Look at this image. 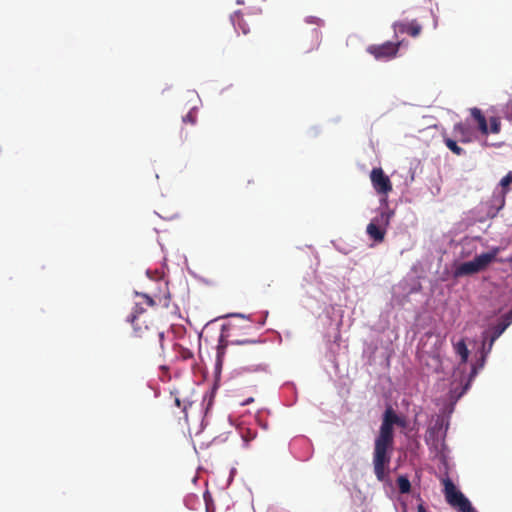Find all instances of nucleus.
I'll return each mask as SVG.
<instances>
[{
	"label": "nucleus",
	"instance_id": "obj_3",
	"mask_svg": "<svg viewBox=\"0 0 512 512\" xmlns=\"http://www.w3.org/2000/svg\"><path fill=\"white\" fill-rule=\"evenodd\" d=\"M498 249L490 252L482 253L476 256L473 260L463 262L456 267L454 271L455 277H462L473 275L485 270L497 257Z\"/></svg>",
	"mask_w": 512,
	"mask_h": 512
},
{
	"label": "nucleus",
	"instance_id": "obj_13",
	"mask_svg": "<svg viewBox=\"0 0 512 512\" xmlns=\"http://www.w3.org/2000/svg\"><path fill=\"white\" fill-rule=\"evenodd\" d=\"M397 486H398L400 493H402V494L409 493L411 490L410 481L404 475H401L397 478Z\"/></svg>",
	"mask_w": 512,
	"mask_h": 512
},
{
	"label": "nucleus",
	"instance_id": "obj_20",
	"mask_svg": "<svg viewBox=\"0 0 512 512\" xmlns=\"http://www.w3.org/2000/svg\"><path fill=\"white\" fill-rule=\"evenodd\" d=\"M442 428V424L438 421L434 427L430 428L429 431H440Z\"/></svg>",
	"mask_w": 512,
	"mask_h": 512
},
{
	"label": "nucleus",
	"instance_id": "obj_16",
	"mask_svg": "<svg viewBox=\"0 0 512 512\" xmlns=\"http://www.w3.org/2000/svg\"><path fill=\"white\" fill-rule=\"evenodd\" d=\"M183 123H190L191 125L196 124L197 112L195 108H192L183 118Z\"/></svg>",
	"mask_w": 512,
	"mask_h": 512
},
{
	"label": "nucleus",
	"instance_id": "obj_6",
	"mask_svg": "<svg viewBox=\"0 0 512 512\" xmlns=\"http://www.w3.org/2000/svg\"><path fill=\"white\" fill-rule=\"evenodd\" d=\"M393 215L392 211L381 212L375 217L366 228L368 236L377 243H381L386 234V227L389 225L390 219Z\"/></svg>",
	"mask_w": 512,
	"mask_h": 512
},
{
	"label": "nucleus",
	"instance_id": "obj_12",
	"mask_svg": "<svg viewBox=\"0 0 512 512\" xmlns=\"http://www.w3.org/2000/svg\"><path fill=\"white\" fill-rule=\"evenodd\" d=\"M456 353L461 357V361L465 363L468 360L469 350L464 340H460L454 346Z\"/></svg>",
	"mask_w": 512,
	"mask_h": 512
},
{
	"label": "nucleus",
	"instance_id": "obj_2",
	"mask_svg": "<svg viewBox=\"0 0 512 512\" xmlns=\"http://www.w3.org/2000/svg\"><path fill=\"white\" fill-rule=\"evenodd\" d=\"M143 313L144 309L136 304L132 314L128 317V321L131 322L133 326V337L143 340L144 344L147 345L161 344L163 333L159 332L154 327L146 325L145 321L141 320L140 315Z\"/></svg>",
	"mask_w": 512,
	"mask_h": 512
},
{
	"label": "nucleus",
	"instance_id": "obj_15",
	"mask_svg": "<svg viewBox=\"0 0 512 512\" xmlns=\"http://www.w3.org/2000/svg\"><path fill=\"white\" fill-rule=\"evenodd\" d=\"M512 183V171H509L506 176H504L500 181V186L502 187L503 197L509 191V185Z\"/></svg>",
	"mask_w": 512,
	"mask_h": 512
},
{
	"label": "nucleus",
	"instance_id": "obj_22",
	"mask_svg": "<svg viewBox=\"0 0 512 512\" xmlns=\"http://www.w3.org/2000/svg\"><path fill=\"white\" fill-rule=\"evenodd\" d=\"M417 512H427L423 504H419L417 507Z\"/></svg>",
	"mask_w": 512,
	"mask_h": 512
},
{
	"label": "nucleus",
	"instance_id": "obj_26",
	"mask_svg": "<svg viewBox=\"0 0 512 512\" xmlns=\"http://www.w3.org/2000/svg\"><path fill=\"white\" fill-rule=\"evenodd\" d=\"M483 146H488V143L486 140L483 142Z\"/></svg>",
	"mask_w": 512,
	"mask_h": 512
},
{
	"label": "nucleus",
	"instance_id": "obj_24",
	"mask_svg": "<svg viewBox=\"0 0 512 512\" xmlns=\"http://www.w3.org/2000/svg\"><path fill=\"white\" fill-rule=\"evenodd\" d=\"M175 404L180 407L181 406V402H180V399L179 398H175Z\"/></svg>",
	"mask_w": 512,
	"mask_h": 512
},
{
	"label": "nucleus",
	"instance_id": "obj_7",
	"mask_svg": "<svg viewBox=\"0 0 512 512\" xmlns=\"http://www.w3.org/2000/svg\"><path fill=\"white\" fill-rule=\"evenodd\" d=\"M400 42L394 43L387 41L381 45H370L367 51L377 60H390L398 53Z\"/></svg>",
	"mask_w": 512,
	"mask_h": 512
},
{
	"label": "nucleus",
	"instance_id": "obj_18",
	"mask_svg": "<svg viewBox=\"0 0 512 512\" xmlns=\"http://www.w3.org/2000/svg\"><path fill=\"white\" fill-rule=\"evenodd\" d=\"M306 22L307 23H311V24H315L317 26H321L323 24V20L320 19L319 17H315V16H309L306 18Z\"/></svg>",
	"mask_w": 512,
	"mask_h": 512
},
{
	"label": "nucleus",
	"instance_id": "obj_1",
	"mask_svg": "<svg viewBox=\"0 0 512 512\" xmlns=\"http://www.w3.org/2000/svg\"><path fill=\"white\" fill-rule=\"evenodd\" d=\"M406 428L405 417L397 415L391 406L387 407L382 418L379 435L375 439L373 452L374 473L378 481L384 482L389 478V464L394 444L393 426Z\"/></svg>",
	"mask_w": 512,
	"mask_h": 512
},
{
	"label": "nucleus",
	"instance_id": "obj_19",
	"mask_svg": "<svg viewBox=\"0 0 512 512\" xmlns=\"http://www.w3.org/2000/svg\"><path fill=\"white\" fill-rule=\"evenodd\" d=\"M141 297L144 299V303L147 305V306H150V307H153L155 306V301L152 297H150L149 295L147 294H141Z\"/></svg>",
	"mask_w": 512,
	"mask_h": 512
},
{
	"label": "nucleus",
	"instance_id": "obj_10",
	"mask_svg": "<svg viewBox=\"0 0 512 512\" xmlns=\"http://www.w3.org/2000/svg\"><path fill=\"white\" fill-rule=\"evenodd\" d=\"M454 134L462 143H470L472 141V132L470 127L463 122L456 123L453 128Z\"/></svg>",
	"mask_w": 512,
	"mask_h": 512
},
{
	"label": "nucleus",
	"instance_id": "obj_4",
	"mask_svg": "<svg viewBox=\"0 0 512 512\" xmlns=\"http://www.w3.org/2000/svg\"><path fill=\"white\" fill-rule=\"evenodd\" d=\"M444 495L447 503L458 512H476L470 501L459 491L450 478L443 479Z\"/></svg>",
	"mask_w": 512,
	"mask_h": 512
},
{
	"label": "nucleus",
	"instance_id": "obj_8",
	"mask_svg": "<svg viewBox=\"0 0 512 512\" xmlns=\"http://www.w3.org/2000/svg\"><path fill=\"white\" fill-rule=\"evenodd\" d=\"M370 180L375 191L380 195L387 196L392 191V183L383 169L373 168L370 173Z\"/></svg>",
	"mask_w": 512,
	"mask_h": 512
},
{
	"label": "nucleus",
	"instance_id": "obj_5",
	"mask_svg": "<svg viewBox=\"0 0 512 512\" xmlns=\"http://www.w3.org/2000/svg\"><path fill=\"white\" fill-rule=\"evenodd\" d=\"M470 114L472 118L476 121L478 130L482 136L487 137L489 133L498 134L501 131V120L499 117H490L489 126L486 117L482 113V111L473 107L470 109Z\"/></svg>",
	"mask_w": 512,
	"mask_h": 512
},
{
	"label": "nucleus",
	"instance_id": "obj_11",
	"mask_svg": "<svg viewBox=\"0 0 512 512\" xmlns=\"http://www.w3.org/2000/svg\"><path fill=\"white\" fill-rule=\"evenodd\" d=\"M509 322H499L492 328L491 335L487 333L484 335L485 340H489L487 352H490L494 342L502 335V333L508 328Z\"/></svg>",
	"mask_w": 512,
	"mask_h": 512
},
{
	"label": "nucleus",
	"instance_id": "obj_21",
	"mask_svg": "<svg viewBox=\"0 0 512 512\" xmlns=\"http://www.w3.org/2000/svg\"><path fill=\"white\" fill-rule=\"evenodd\" d=\"M257 341H254V340H248V339H245V340H238L236 341L237 344H247V343H256Z\"/></svg>",
	"mask_w": 512,
	"mask_h": 512
},
{
	"label": "nucleus",
	"instance_id": "obj_14",
	"mask_svg": "<svg viewBox=\"0 0 512 512\" xmlns=\"http://www.w3.org/2000/svg\"><path fill=\"white\" fill-rule=\"evenodd\" d=\"M444 143L454 154L458 156L464 154V149L461 148L456 141L450 138H444Z\"/></svg>",
	"mask_w": 512,
	"mask_h": 512
},
{
	"label": "nucleus",
	"instance_id": "obj_23",
	"mask_svg": "<svg viewBox=\"0 0 512 512\" xmlns=\"http://www.w3.org/2000/svg\"><path fill=\"white\" fill-rule=\"evenodd\" d=\"M253 401H254V399H253V398H249V399L245 400V401L242 403V405H247V404H249V403H251V402H253Z\"/></svg>",
	"mask_w": 512,
	"mask_h": 512
},
{
	"label": "nucleus",
	"instance_id": "obj_25",
	"mask_svg": "<svg viewBox=\"0 0 512 512\" xmlns=\"http://www.w3.org/2000/svg\"><path fill=\"white\" fill-rule=\"evenodd\" d=\"M243 33H244V34L248 33V30H247V29H245V28H243Z\"/></svg>",
	"mask_w": 512,
	"mask_h": 512
},
{
	"label": "nucleus",
	"instance_id": "obj_9",
	"mask_svg": "<svg viewBox=\"0 0 512 512\" xmlns=\"http://www.w3.org/2000/svg\"><path fill=\"white\" fill-rule=\"evenodd\" d=\"M393 29L396 34L406 33L412 37H417L421 33L422 27L417 20H412L410 22L397 21L393 24Z\"/></svg>",
	"mask_w": 512,
	"mask_h": 512
},
{
	"label": "nucleus",
	"instance_id": "obj_17",
	"mask_svg": "<svg viewBox=\"0 0 512 512\" xmlns=\"http://www.w3.org/2000/svg\"><path fill=\"white\" fill-rule=\"evenodd\" d=\"M312 38H313V42L311 44V47L309 49H307V52H309L311 50H314V49L318 48V46H319V43H320V31L318 29H313L312 30Z\"/></svg>",
	"mask_w": 512,
	"mask_h": 512
}]
</instances>
